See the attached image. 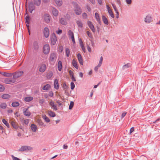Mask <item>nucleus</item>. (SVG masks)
I'll list each match as a JSON object with an SVG mask.
<instances>
[{
  "instance_id": "nucleus-1",
  "label": "nucleus",
  "mask_w": 160,
  "mask_h": 160,
  "mask_svg": "<svg viewBox=\"0 0 160 160\" xmlns=\"http://www.w3.org/2000/svg\"><path fill=\"white\" fill-rule=\"evenodd\" d=\"M72 3L73 5V11L75 14L77 15L81 14L82 13V9L78 4L74 2H72Z\"/></svg>"
},
{
  "instance_id": "nucleus-2",
  "label": "nucleus",
  "mask_w": 160,
  "mask_h": 160,
  "mask_svg": "<svg viewBox=\"0 0 160 160\" xmlns=\"http://www.w3.org/2000/svg\"><path fill=\"white\" fill-rule=\"evenodd\" d=\"M33 148L31 146H22L18 150V152H28L32 150Z\"/></svg>"
},
{
  "instance_id": "nucleus-3",
  "label": "nucleus",
  "mask_w": 160,
  "mask_h": 160,
  "mask_svg": "<svg viewBox=\"0 0 160 160\" xmlns=\"http://www.w3.org/2000/svg\"><path fill=\"white\" fill-rule=\"evenodd\" d=\"M51 44L52 45L55 44L56 42L57 41V38L55 33H52L51 36Z\"/></svg>"
},
{
  "instance_id": "nucleus-4",
  "label": "nucleus",
  "mask_w": 160,
  "mask_h": 160,
  "mask_svg": "<svg viewBox=\"0 0 160 160\" xmlns=\"http://www.w3.org/2000/svg\"><path fill=\"white\" fill-rule=\"evenodd\" d=\"M43 18L45 22L48 23H49L51 19V16L48 13H45L43 16Z\"/></svg>"
},
{
  "instance_id": "nucleus-5",
  "label": "nucleus",
  "mask_w": 160,
  "mask_h": 160,
  "mask_svg": "<svg viewBox=\"0 0 160 160\" xmlns=\"http://www.w3.org/2000/svg\"><path fill=\"white\" fill-rule=\"evenodd\" d=\"M23 72L22 71H20L18 72H16L13 74V78L14 79H16L18 78L21 76L23 74Z\"/></svg>"
},
{
  "instance_id": "nucleus-6",
  "label": "nucleus",
  "mask_w": 160,
  "mask_h": 160,
  "mask_svg": "<svg viewBox=\"0 0 160 160\" xmlns=\"http://www.w3.org/2000/svg\"><path fill=\"white\" fill-rule=\"evenodd\" d=\"M43 53L45 54H47L49 52L50 47L48 44H46L43 47Z\"/></svg>"
},
{
  "instance_id": "nucleus-7",
  "label": "nucleus",
  "mask_w": 160,
  "mask_h": 160,
  "mask_svg": "<svg viewBox=\"0 0 160 160\" xmlns=\"http://www.w3.org/2000/svg\"><path fill=\"white\" fill-rule=\"evenodd\" d=\"M43 34L46 38H48L49 35V30L47 27H45L43 30Z\"/></svg>"
},
{
  "instance_id": "nucleus-8",
  "label": "nucleus",
  "mask_w": 160,
  "mask_h": 160,
  "mask_svg": "<svg viewBox=\"0 0 160 160\" xmlns=\"http://www.w3.org/2000/svg\"><path fill=\"white\" fill-rule=\"evenodd\" d=\"M88 25L90 29L92 30L93 32H96L94 26L92 22L91 21H88L87 22Z\"/></svg>"
},
{
  "instance_id": "nucleus-9",
  "label": "nucleus",
  "mask_w": 160,
  "mask_h": 160,
  "mask_svg": "<svg viewBox=\"0 0 160 160\" xmlns=\"http://www.w3.org/2000/svg\"><path fill=\"white\" fill-rule=\"evenodd\" d=\"M56 58V54L54 53H51L50 54V57L49 59V60L51 62H53Z\"/></svg>"
},
{
  "instance_id": "nucleus-10",
  "label": "nucleus",
  "mask_w": 160,
  "mask_h": 160,
  "mask_svg": "<svg viewBox=\"0 0 160 160\" xmlns=\"http://www.w3.org/2000/svg\"><path fill=\"white\" fill-rule=\"evenodd\" d=\"M35 9V7L33 3L30 2L29 4V11L30 13H32L33 10Z\"/></svg>"
},
{
  "instance_id": "nucleus-11",
  "label": "nucleus",
  "mask_w": 160,
  "mask_h": 160,
  "mask_svg": "<svg viewBox=\"0 0 160 160\" xmlns=\"http://www.w3.org/2000/svg\"><path fill=\"white\" fill-rule=\"evenodd\" d=\"M60 22L63 25H66L67 24V22L66 21L65 17L61 18L59 20Z\"/></svg>"
},
{
  "instance_id": "nucleus-12",
  "label": "nucleus",
  "mask_w": 160,
  "mask_h": 160,
  "mask_svg": "<svg viewBox=\"0 0 160 160\" xmlns=\"http://www.w3.org/2000/svg\"><path fill=\"white\" fill-rule=\"evenodd\" d=\"M77 57L80 64L81 65H83V62L81 54L79 53H78L77 55Z\"/></svg>"
},
{
  "instance_id": "nucleus-13",
  "label": "nucleus",
  "mask_w": 160,
  "mask_h": 160,
  "mask_svg": "<svg viewBox=\"0 0 160 160\" xmlns=\"http://www.w3.org/2000/svg\"><path fill=\"white\" fill-rule=\"evenodd\" d=\"M46 69V65L45 64H42L39 69V71L41 72H44Z\"/></svg>"
},
{
  "instance_id": "nucleus-14",
  "label": "nucleus",
  "mask_w": 160,
  "mask_h": 160,
  "mask_svg": "<svg viewBox=\"0 0 160 160\" xmlns=\"http://www.w3.org/2000/svg\"><path fill=\"white\" fill-rule=\"evenodd\" d=\"M33 47L34 50L37 51L38 50L39 48V45L37 41H35L34 42Z\"/></svg>"
},
{
  "instance_id": "nucleus-15",
  "label": "nucleus",
  "mask_w": 160,
  "mask_h": 160,
  "mask_svg": "<svg viewBox=\"0 0 160 160\" xmlns=\"http://www.w3.org/2000/svg\"><path fill=\"white\" fill-rule=\"evenodd\" d=\"M49 105L52 107V109H53V110H54L56 111L58 110V108L56 105L54 104V102L52 101H51L49 103Z\"/></svg>"
},
{
  "instance_id": "nucleus-16",
  "label": "nucleus",
  "mask_w": 160,
  "mask_h": 160,
  "mask_svg": "<svg viewBox=\"0 0 160 160\" xmlns=\"http://www.w3.org/2000/svg\"><path fill=\"white\" fill-rule=\"evenodd\" d=\"M0 74L4 76L8 77L12 76V73L4 72H0Z\"/></svg>"
},
{
  "instance_id": "nucleus-17",
  "label": "nucleus",
  "mask_w": 160,
  "mask_h": 160,
  "mask_svg": "<svg viewBox=\"0 0 160 160\" xmlns=\"http://www.w3.org/2000/svg\"><path fill=\"white\" fill-rule=\"evenodd\" d=\"M95 18L99 24H101V21L98 12H95Z\"/></svg>"
},
{
  "instance_id": "nucleus-18",
  "label": "nucleus",
  "mask_w": 160,
  "mask_h": 160,
  "mask_svg": "<svg viewBox=\"0 0 160 160\" xmlns=\"http://www.w3.org/2000/svg\"><path fill=\"white\" fill-rule=\"evenodd\" d=\"M14 82L13 80L10 78H6L4 79V82L6 84H10Z\"/></svg>"
},
{
  "instance_id": "nucleus-19",
  "label": "nucleus",
  "mask_w": 160,
  "mask_h": 160,
  "mask_svg": "<svg viewBox=\"0 0 160 160\" xmlns=\"http://www.w3.org/2000/svg\"><path fill=\"white\" fill-rule=\"evenodd\" d=\"M102 21L104 24L107 25L109 24L108 20L105 16H102Z\"/></svg>"
},
{
  "instance_id": "nucleus-20",
  "label": "nucleus",
  "mask_w": 160,
  "mask_h": 160,
  "mask_svg": "<svg viewBox=\"0 0 160 160\" xmlns=\"http://www.w3.org/2000/svg\"><path fill=\"white\" fill-rule=\"evenodd\" d=\"M54 88L56 89H58L59 88V85L58 82V80L57 79H55L54 82Z\"/></svg>"
},
{
  "instance_id": "nucleus-21",
  "label": "nucleus",
  "mask_w": 160,
  "mask_h": 160,
  "mask_svg": "<svg viewBox=\"0 0 160 160\" xmlns=\"http://www.w3.org/2000/svg\"><path fill=\"white\" fill-rule=\"evenodd\" d=\"M151 17L150 15H148L145 18L144 21L146 23H149L151 22Z\"/></svg>"
},
{
  "instance_id": "nucleus-22",
  "label": "nucleus",
  "mask_w": 160,
  "mask_h": 160,
  "mask_svg": "<svg viewBox=\"0 0 160 160\" xmlns=\"http://www.w3.org/2000/svg\"><path fill=\"white\" fill-rule=\"evenodd\" d=\"M34 5L37 6H39L41 3V0H33Z\"/></svg>"
},
{
  "instance_id": "nucleus-23",
  "label": "nucleus",
  "mask_w": 160,
  "mask_h": 160,
  "mask_svg": "<svg viewBox=\"0 0 160 160\" xmlns=\"http://www.w3.org/2000/svg\"><path fill=\"white\" fill-rule=\"evenodd\" d=\"M62 68V63L61 61H59L58 62V68L59 71H61Z\"/></svg>"
},
{
  "instance_id": "nucleus-24",
  "label": "nucleus",
  "mask_w": 160,
  "mask_h": 160,
  "mask_svg": "<svg viewBox=\"0 0 160 160\" xmlns=\"http://www.w3.org/2000/svg\"><path fill=\"white\" fill-rule=\"evenodd\" d=\"M53 15L55 17H57L58 15V11L56 8H53L52 10Z\"/></svg>"
},
{
  "instance_id": "nucleus-25",
  "label": "nucleus",
  "mask_w": 160,
  "mask_h": 160,
  "mask_svg": "<svg viewBox=\"0 0 160 160\" xmlns=\"http://www.w3.org/2000/svg\"><path fill=\"white\" fill-rule=\"evenodd\" d=\"M11 125L14 128L17 129L18 128V124L13 121L11 122Z\"/></svg>"
},
{
  "instance_id": "nucleus-26",
  "label": "nucleus",
  "mask_w": 160,
  "mask_h": 160,
  "mask_svg": "<svg viewBox=\"0 0 160 160\" xmlns=\"http://www.w3.org/2000/svg\"><path fill=\"white\" fill-rule=\"evenodd\" d=\"M31 128L32 131L34 132H36L37 129V126L34 124H32L31 125Z\"/></svg>"
},
{
  "instance_id": "nucleus-27",
  "label": "nucleus",
  "mask_w": 160,
  "mask_h": 160,
  "mask_svg": "<svg viewBox=\"0 0 160 160\" xmlns=\"http://www.w3.org/2000/svg\"><path fill=\"white\" fill-rule=\"evenodd\" d=\"M2 98L4 99H8L10 98L11 96L8 94H4L2 95Z\"/></svg>"
},
{
  "instance_id": "nucleus-28",
  "label": "nucleus",
  "mask_w": 160,
  "mask_h": 160,
  "mask_svg": "<svg viewBox=\"0 0 160 160\" xmlns=\"http://www.w3.org/2000/svg\"><path fill=\"white\" fill-rule=\"evenodd\" d=\"M33 99V98L32 97H27L24 98V100L26 102H30Z\"/></svg>"
},
{
  "instance_id": "nucleus-29",
  "label": "nucleus",
  "mask_w": 160,
  "mask_h": 160,
  "mask_svg": "<svg viewBox=\"0 0 160 160\" xmlns=\"http://www.w3.org/2000/svg\"><path fill=\"white\" fill-rule=\"evenodd\" d=\"M23 113L25 115L28 117L30 116L31 114L30 112L28 110V109H27L26 110L23 112Z\"/></svg>"
},
{
  "instance_id": "nucleus-30",
  "label": "nucleus",
  "mask_w": 160,
  "mask_h": 160,
  "mask_svg": "<svg viewBox=\"0 0 160 160\" xmlns=\"http://www.w3.org/2000/svg\"><path fill=\"white\" fill-rule=\"evenodd\" d=\"M50 88V86L49 84H47L44 86L42 88V89L44 90H48Z\"/></svg>"
},
{
  "instance_id": "nucleus-31",
  "label": "nucleus",
  "mask_w": 160,
  "mask_h": 160,
  "mask_svg": "<svg viewBox=\"0 0 160 160\" xmlns=\"http://www.w3.org/2000/svg\"><path fill=\"white\" fill-rule=\"evenodd\" d=\"M76 23L78 27L80 28H82L83 27V24L82 22L80 20H78L76 22Z\"/></svg>"
},
{
  "instance_id": "nucleus-32",
  "label": "nucleus",
  "mask_w": 160,
  "mask_h": 160,
  "mask_svg": "<svg viewBox=\"0 0 160 160\" xmlns=\"http://www.w3.org/2000/svg\"><path fill=\"white\" fill-rule=\"evenodd\" d=\"M55 2L57 5L58 6H61L62 3V0H55Z\"/></svg>"
},
{
  "instance_id": "nucleus-33",
  "label": "nucleus",
  "mask_w": 160,
  "mask_h": 160,
  "mask_svg": "<svg viewBox=\"0 0 160 160\" xmlns=\"http://www.w3.org/2000/svg\"><path fill=\"white\" fill-rule=\"evenodd\" d=\"M72 63L73 66L76 68L78 69V64L76 61L75 59H73L72 61Z\"/></svg>"
},
{
  "instance_id": "nucleus-34",
  "label": "nucleus",
  "mask_w": 160,
  "mask_h": 160,
  "mask_svg": "<svg viewBox=\"0 0 160 160\" xmlns=\"http://www.w3.org/2000/svg\"><path fill=\"white\" fill-rule=\"evenodd\" d=\"M30 19L31 18L30 17H29L28 15H27L25 18V23H28V24H29Z\"/></svg>"
},
{
  "instance_id": "nucleus-35",
  "label": "nucleus",
  "mask_w": 160,
  "mask_h": 160,
  "mask_svg": "<svg viewBox=\"0 0 160 160\" xmlns=\"http://www.w3.org/2000/svg\"><path fill=\"white\" fill-rule=\"evenodd\" d=\"M48 113L49 115L51 117H54L56 116L55 113L51 111H48Z\"/></svg>"
},
{
  "instance_id": "nucleus-36",
  "label": "nucleus",
  "mask_w": 160,
  "mask_h": 160,
  "mask_svg": "<svg viewBox=\"0 0 160 160\" xmlns=\"http://www.w3.org/2000/svg\"><path fill=\"white\" fill-rule=\"evenodd\" d=\"M19 103L17 102H12V107H18L19 105Z\"/></svg>"
},
{
  "instance_id": "nucleus-37",
  "label": "nucleus",
  "mask_w": 160,
  "mask_h": 160,
  "mask_svg": "<svg viewBox=\"0 0 160 160\" xmlns=\"http://www.w3.org/2000/svg\"><path fill=\"white\" fill-rule=\"evenodd\" d=\"M7 105L6 103L4 102L0 104V107L1 108L3 109H5L7 107Z\"/></svg>"
},
{
  "instance_id": "nucleus-38",
  "label": "nucleus",
  "mask_w": 160,
  "mask_h": 160,
  "mask_svg": "<svg viewBox=\"0 0 160 160\" xmlns=\"http://www.w3.org/2000/svg\"><path fill=\"white\" fill-rule=\"evenodd\" d=\"M2 122L8 128H9L10 126L8 122L5 120V119H3L2 120Z\"/></svg>"
},
{
  "instance_id": "nucleus-39",
  "label": "nucleus",
  "mask_w": 160,
  "mask_h": 160,
  "mask_svg": "<svg viewBox=\"0 0 160 160\" xmlns=\"http://www.w3.org/2000/svg\"><path fill=\"white\" fill-rule=\"evenodd\" d=\"M43 119L45 120V122H50V119L47 117L46 115H45L43 116Z\"/></svg>"
},
{
  "instance_id": "nucleus-40",
  "label": "nucleus",
  "mask_w": 160,
  "mask_h": 160,
  "mask_svg": "<svg viewBox=\"0 0 160 160\" xmlns=\"http://www.w3.org/2000/svg\"><path fill=\"white\" fill-rule=\"evenodd\" d=\"M70 50L68 48H66L65 49V52L66 55L67 57H68L70 55Z\"/></svg>"
},
{
  "instance_id": "nucleus-41",
  "label": "nucleus",
  "mask_w": 160,
  "mask_h": 160,
  "mask_svg": "<svg viewBox=\"0 0 160 160\" xmlns=\"http://www.w3.org/2000/svg\"><path fill=\"white\" fill-rule=\"evenodd\" d=\"M68 33L70 38L74 37L73 33L71 30H69Z\"/></svg>"
},
{
  "instance_id": "nucleus-42",
  "label": "nucleus",
  "mask_w": 160,
  "mask_h": 160,
  "mask_svg": "<svg viewBox=\"0 0 160 160\" xmlns=\"http://www.w3.org/2000/svg\"><path fill=\"white\" fill-rule=\"evenodd\" d=\"M130 66V63H128L124 65L122 67V68L124 69L126 68H127Z\"/></svg>"
},
{
  "instance_id": "nucleus-43",
  "label": "nucleus",
  "mask_w": 160,
  "mask_h": 160,
  "mask_svg": "<svg viewBox=\"0 0 160 160\" xmlns=\"http://www.w3.org/2000/svg\"><path fill=\"white\" fill-rule=\"evenodd\" d=\"M108 12L109 14V15L111 16V17L112 18H114V15L112 10H109L108 11Z\"/></svg>"
},
{
  "instance_id": "nucleus-44",
  "label": "nucleus",
  "mask_w": 160,
  "mask_h": 160,
  "mask_svg": "<svg viewBox=\"0 0 160 160\" xmlns=\"http://www.w3.org/2000/svg\"><path fill=\"white\" fill-rule=\"evenodd\" d=\"M74 103L73 101H71L69 107L70 110L72 109L74 106Z\"/></svg>"
},
{
  "instance_id": "nucleus-45",
  "label": "nucleus",
  "mask_w": 160,
  "mask_h": 160,
  "mask_svg": "<svg viewBox=\"0 0 160 160\" xmlns=\"http://www.w3.org/2000/svg\"><path fill=\"white\" fill-rule=\"evenodd\" d=\"M53 75V73L52 72H49L47 75V77L48 79H50Z\"/></svg>"
},
{
  "instance_id": "nucleus-46",
  "label": "nucleus",
  "mask_w": 160,
  "mask_h": 160,
  "mask_svg": "<svg viewBox=\"0 0 160 160\" xmlns=\"http://www.w3.org/2000/svg\"><path fill=\"white\" fill-rule=\"evenodd\" d=\"M63 88L65 91L67 90L68 89V86L66 85L65 83H64L63 84Z\"/></svg>"
},
{
  "instance_id": "nucleus-47",
  "label": "nucleus",
  "mask_w": 160,
  "mask_h": 160,
  "mask_svg": "<svg viewBox=\"0 0 160 160\" xmlns=\"http://www.w3.org/2000/svg\"><path fill=\"white\" fill-rule=\"evenodd\" d=\"M86 33L88 37L90 38H92V34L89 31H87Z\"/></svg>"
},
{
  "instance_id": "nucleus-48",
  "label": "nucleus",
  "mask_w": 160,
  "mask_h": 160,
  "mask_svg": "<svg viewBox=\"0 0 160 160\" xmlns=\"http://www.w3.org/2000/svg\"><path fill=\"white\" fill-rule=\"evenodd\" d=\"M70 85H71V88L72 90H73L75 88V84L73 82H72L70 83Z\"/></svg>"
},
{
  "instance_id": "nucleus-49",
  "label": "nucleus",
  "mask_w": 160,
  "mask_h": 160,
  "mask_svg": "<svg viewBox=\"0 0 160 160\" xmlns=\"http://www.w3.org/2000/svg\"><path fill=\"white\" fill-rule=\"evenodd\" d=\"M38 123L40 126H42L43 125V123L41 120L38 119Z\"/></svg>"
},
{
  "instance_id": "nucleus-50",
  "label": "nucleus",
  "mask_w": 160,
  "mask_h": 160,
  "mask_svg": "<svg viewBox=\"0 0 160 160\" xmlns=\"http://www.w3.org/2000/svg\"><path fill=\"white\" fill-rule=\"evenodd\" d=\"M113 7L116 13H118V11L117 8L116 6L113 4H112Z\"/></svg>"
},
{
  "instance_id": "nucleus-51",
  "label": "nucleus",
  "mask_w": 160,
  "mask_h": 160,
  "mask_svg": "<svg viewBox=\"0 0 160 160\" xmlns=\"http://www.w3.org/2000/svg\"><path fill=\"white\" fill-rule=\"evenodd\" d=\"M5 88L4 86L0 84V92H2L4 90Z\"/></svg>"
},
{
  "instance_id": "nucleus-52",
  "label": "nucleus",
  "mask_w": 160,
  "mask_h": 160,
  "mask_svg": "<svg viewBox=\"0 0 160 160\" xmlns=\"http://www.w3.org/2000/svg\"><path fill=\"white\" fill-rule=\"evenodd\" d=\"M11 157L12 158V160H20V159L19 158L16 157H15L13 155H12L11 156Z\"/></svg>"
},
{
  "instance_id": "nucleus-53",
  "label": "nucleus",
  "mask_w": 160,
  "mask_h": 160,
  "mask_svg": "<svg viewBox=\"0 0 160 160\" xmlns=\"http://www.w3.org/2000/svg\"><path fill=\"white\" fill-rule=\"evenodd\" d=\"M82 16L84 18H88V15L86 12H84L82 13Z\"/></svg>"
},
{
  "instance_id": "nucleus-54",
  "label": "nucleus",
  "mask_w": 160,
  "mask_h": 160,
  "mask_svg": "<svg viewBox=\"0 0 160 160\" xmlns=\"http://www.w3.org/2000/svg\"><path fill=\"white\" fill-rule=\"evenodd\" d=\"M81 46L82 49L84 52H86V50L85 47H84L83 44H81Z\"/></svg>"
},
{
  "instance_id": "nucleus-55",
  "label": "nucleus",
  "mask_w": 160,
  "mask_h": 160,
  "mask_svg": "<svg viewBox=\"0 0 160 160\" xmlns=\"http://www.w3.org/2000/svg\"><path fill=\"white\" fill-rule=\"evenodd\" d=\"M64 17H65L68 20H69L71 18L70 15L68 14H67L66 15V16H64Z\"/></svg>"
},
{
  "instance_id": "nucleus-56",
  "label": "nucleus",
  "mask_w": 160,
  "mask_h": 160,
  "mask_svg": "<svg viewBox=\"0 0 160 160\" xmlns=\"http://www.w3.org/2000/svg\"><path fill=\"white\" fill-rule=\"evenodd\" d=\"M56 32L58 34H61L62 32V30L61 29H59L58 31H56Z\"/></svg>"
},
{
  "instance_id": "nucleus-57",
  "label": "nucleus",
  "mask_w": 160,
  "mask_h": 160,
  "mask_svg": "<svg viewBox=\"0 0 160 160\" xmlns=\"http://www.w3.org/2000/svg\"><path fill=\"white\" fill-rule=\"evenodd\" d=\"M126 2L127 4L130 5L132 3V0H126Z\"/></svg>"
},
{
  "instance_id": "nucleus-58",
  "label": "nucleus",
  "mask_w": 160,
  "mask_h": 160,
  "mask_svg": "<svg viewBox=\"0 0 160 160\" xmlns=\"http://www.w3.org/2000/svg\"><path fill=\"white\" fill-rule=\"evenodd\" d=\"M127 112H123L122 114L121 115V118H123L126 115Z\"/></svg>"
},
{
  "instance_id": "nucleus-59",
  "label": "nucleus",
  "mask_w": 160,
  "mask_h": 160,
  "mask_svg": "<svg viewBox=\"0 0 160 160\" xmlns=\"http://www.w3.org/2000/svg\"><path fill=\"white\" fill-rule=\"evenodd\" d=\"M45 100L44 99H40L39 100V103L40 104H42L44 102Z\"/></svg>"
},
{
  "instance_id": "nucleus-60",
  "label": "nucleus",
  "mask_w": 160,
  "mask_h": 160,
  "mask_svg": "<svg viewBox=\"0 0 160 160\" xmlns=\"http://www.w3.org/2000/svg\"><path fill=\"white\" fill-rule=\"evenodd\" d=\"M87 47L88 51L89 52H91V49L90 47L88 45H87Z\"/></svg>"
},
{
  "instance_id": "nucleus-61",
  "label": "nucleus",
  "mask_w": 160,
  "mask_h": 160,
  "mask_svg": "<svg viewBox=\"0 0 160 160\" xmlns=\"http://www.w3.org/2000/svg\"><path fill=\"white\" fill-rule=\"evenodd\" d=\"M48 96L50 97H52L53 96V94L52 91H50L49 92Z\"/></svg>"
},
{
  "instance_id": "nucleus-62",
  "label": "nucleus",
  "mask_w": 160,
  "mask_h": 160,
  "mask_svg": "<svg viewBox=\"0 0 160 160\" xmlns=\"http://www.w3.org/2000/svg\"><path fill=\"white\" fill-rule=\"evenodd\" d=\"M86 7L89 12H90L91 11V8L89 5H86Z\"/></svg>"
},
{
  "instance_id": "nucleus-63",
  "label": "nucleus",
  "mask_w": 160,
  "mask_h": 160,
  "mask_svg": "<svg viewBox=\"0 0 160 160\" xmlns=\"http://www.w3.org/2000/svg\"><path fill=\"white\" fill-rule=\"evenodd\" d=\"M134 131V127L131 128L130 130L129 134H131V133Z\"/></svg>"
},
{
  "instance_id": "nucleus-64",
  "label": "nucleus",
  "mask_w": 160,
  "mask_h": 160,
  "mask_svg": "<svg viewBox=\"0 0 160 160\" xmlns=\"http://www.w3.org/2000/svg\"><path fill=\"white\" fill-rule=\"evenodd\" d=\"M69 75L71 76V77L72 76V75H74L73 72L71 70H70L69 71Z\"/></svg>"
}]
</instances>
